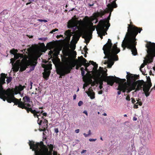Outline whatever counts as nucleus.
<instances>
[{
	"instance_id": "61",
	"label": "nucleus",
	"mask_w": 155,
	"mask_h": 155,
	"mask_svg": "<svg viewBox=\"0 0 155 155\" xmlns=\"http://www.w3.org/2000/svg\"><path fill=\"white\" fill-rule=\"evenodd\" d=\"M89 63H91V64H92V65H94L95 64H96V63L94 62L93 61H89Z\"/></svg>"
},
{
	"instance_id": "9",
	"label": "nucleus",
	"mask_w": 155,
	"mask_h": 155,
	"mask_svg": "<svg viewBox=\"0 0 155 155\" xmlns=\"http://www.w3.org/2000/svg\"><path fill=\"white\" fill-rule=\"evenodd\" d=\"M0 84V98L5 101L7 97L8 96L11 92L13 90V89L8 88L6 90H4L2 85Z\"/></svg>"
},
{
	"instance_id": "53",
	"label": "nucleus",
	"mask_w": 155,
	"mask_h": 155,
	"mask_svg": "<svg viewBox=\"0 0 155 155\" xmlns=\"http://www.w3.org/2000/svg\"><path fill=\"white\" fill-rule=\"evenodd\" d=\"M148 86L150 87H151L152 86V84L151 82H147V84Z\"/></svg>"
},
{
	"instance_id": "50",
	"label": "nucleus",
	"mask_w": 155,
	"mask_h": 155,
	"mask_svg": "<svg viewBox=\"0 0 155 155\" xmlns=\"http://www.w3.org/2000/svg\"><path fill=\"white\" fill-rule=\"evenodd\" d=\"M86 22L89 23V25H90V26H94L93 25V23L92 22V21H88Z\"/></svg>"
},
{
	"instance_id": "5",
	"label": "nucleus",
	"mask_w": 155,
	"mask_h": 155,
	"mask_svg": "<svg viewBox=\"0 0 155 155\" xmlns=\"http://www.w3.org/2000/svg\"><path fill=\"white\" fill-rule=\"evenodd\" d=\"M113 44L111 42V40L109 39L103 48L104 53L106 54V53L111 51L112 52L115 54H117L120 51V50L117 46V44H114L112 46Z\"/></svg>"
},
{
	"instance_id": "40",
	"label": "nucleus",
	"mask_w": 155,
	"mask_h": 155,
	"mask_svg": "<svg viewBox=\"0 0 155 155\" xmlns=\"http://www.w3.org/2000/svg\"><path fill=\"white\" fill-rule=\"evenodd\" d=\"M94 67L93 68V70L94 71H96L97 70V68H98V65L96 63L95 64L93 65Z\"/></svg>"
},
{
	"instance_id": "29",
	"label": "nucleus",
	"mask_w": 155,
	"mask_h": 155,
	"mask_svg": "<svg viewBox=\"0 0 155 155\" xmlns=\"http://www.w3.org/2000/svg\"><path fill=\"white\" fill-rule=\"evenodd\" d=\"M100 27H99V31H97V33L98 35L99 36L100 38L102 39L103 38V35H102L101 34V31L103 29H104V26L101 25V24H100Z\"/></svg>"
},
{
	"instance_id": "26",
	"label": "nucleus",
	"mask_w": 155,
	"mask_h": 155,
	"mask_svg": "<svg viewBox=\"0 0 155 155\" xmlns=\"http://www.w3.org/2000/svg\"><path fill=\"white\" fill-rule=\"evenodd\" d=\"M72 33L70 30H68L65 31L64 34L66 36V38L67 40L69 41L70 40L71 37L72 35Z\"/></svg>"
},
{
	"instance_id": "1",
	"label": "nucleus",
	"mask_w": 155,
	"mask_h": 155,
	"mask_svg": "<svg viewBox=\"0 0 155 155\" xmlns=\"http://www.w3.org/2000/svg\"><path fill=\"white\" fill-rule=\"evenodd\" d=\"M103 79L104 81L107 82L108 85L111 86L113 85L114 82L119 84L117 89L122 91L123 92L127 91V92L128 93L132 90H134V85H131L130 83L126 82L125 79H120L115 76H107V74L106 73L104 76Z\"/></svg>"
},
{
	"instance_id": "11",
	"label": "nucleus",
	"mask_w": 155,
	"mask_h": 155,
	"mask_svg": "<svg viewBox=\"0 0 155 155\" xmlns=\"http://www.w3.org/2000/svg\"><path fill=\"white\" fill-rule=\"evenodd\" d=\"M18 50L13 48L10 51V53L11 54H13L14 56V58L11 59V62L12 63V65L14 64L15 61L18 59L19 58H22L23 55L20 53H17Z\"/></svg>"
},
{
	"instance_id": "21",
	"label": "nucleus",
	"mask_w": 155,
	"mask_h": 155,
	"mask_svg": "<svg viewBox=\"0 0 155 155\" xmlns=\"http://www.w3.org/2000/svg\"><path fill=\"white\" fill-rule=\"evenodd\" d=\"M76 20L74 19H71L69 21L68 23V28H71L75 27L76 25H77L78 24H76Z\"/></svg>"
},
{
	"instance_id": "12",
	"label": "nucleus",
	"mask_w": 155,
	"mask_h": 155,
	"mask_svg": "<svg viewBox=\"0 0 155 155\" xmlns=\"http://www.w3.org/2000/svg\"><path fill=\"white\" fill-rule=\"evenodd\" d=\"M130 85L132 84L134 85V90L135 89V91H139L141 90L142 88V86L143 85V87L145 84V82L143 80H139L136 81L135 82H133V83H130Z\"/></svg>"
},
{
	"instance_id": "38",
	"label": "nucleus",
	"mask_w": 155,
	"mask_h": 155,
	"mask_svg": "<svg viewBox=\"0 0 155 155\" xmlns=\"http://www.w3.org/2000/svg\"><path fill=\"white\" fill-rule=\"evenodd\" d=\"M143 90L144 92H149L150 89L144 85Z\"/></svg>"
},
{
	"instance_id": "51",
	"label": "nucleus",
	"mask_w": 155,
	"mask_h": 155,
	"mask_svg": "<svg viewBox=\"0 0 155 155\" xmlns=\"http://www.w3.org/2000/svg\"><path fill=\"white\" fill-rule=\"evenodd\" d=\"M90 65V63H85L83 65L85 67L87 68Z\"/></svg>"
},
{
	"instance_id": "48",
	"label": "nucleus",
	"mask_w": 155,
	"mask_h": 155,
	"mask_svg": "<svg viewBox=\"0 0 155 155\" xmlns=\"http://www.w3.org/2000/svg\"><path fill=\"white\" fill-rule=\"evenodd\" d=\"M38 21H40V22H46L48 21L47 20H43V19H38Z\"/></svg>"
},
{
	"instance_id": "62",
	"label": "nucleus",
	"mask_w": 155,
	"mask_h": 155,
	"mask_svg": "<svg viewBox=\"0 0 155 155\" xmlns=\"http://www.w3.org/2000/svg\"><path fill=\"white\" fill-rule=\"evenodd\" d=\"M39 40L43 41H45L46 39L45 38H39Z\"/></svg>"
},
{
	"instance_id": "55",
	"label": "nucleus",
	"mask_w": 155,
	"mask_h": 155,
	"mask_svg": "<svg viewBox=\"0 0 155 155\" xmlns=\"http://www.w3.org/2000/svg\"><path fill=\"white\" fill-rule=\"evenodd\" d=\"M19 89L20 91H21L24 89V87L21 85H20L19 87Z\"/></svg>"
},
{
	"instance_id": "34",
	"label": "nucleus",
	"mask_w": 155,
	"mask_h": 155,
	"mask_svg": "<svg viewBox=\"0 0 155 155\" xmlns=\"http://www.w3.org/2000/svg\"><path fill=\"white\" fill-rule=\"evenodd\" d=\"M97 27V26H96V25H94V26H89L88 30L89 32L92 33L93 31L95 30V28H96Z\"/></svg>"
},
{
	"instance_id": "59",
	"label": "nucleus",
	"mask_w": 155,
	"mask_h": 155,
	"mask_svg": "<svg viewBox=\"0 0 155 155\" xmlns=\"http://www.w3.org/2000/svg\"><path fill=\"white\" fill-rule=\"evenodd\" d=\"M97 140L96 139H91L90 138L89 139V141H95Z\"/></svg>"
},
{
	"instance_id": "27",
	"label": "nucleus",
	"mask_w": 155,
	"mask_h": 155,
	"mask_svg": "<svg viewBox=\"0 0 155 155\" xmlns=\"http://www.w3.org/2000/svg\"><path fill=\"white\" fill-rule=\"evenodd\" d=\"M92 91L93 90H92L89 91H85V93L87 94L88 96L90 97V98L92 99L95 98V93L94 92H92Z\"/></svg>"
},
{
	"instance_id": "47",
	"label": "nucleus",
	"mask_w": 155,
	"mask_h": 155,
	"mask_svg": "<svg viewBox=\"0 0 155 155\" xmlns=\"http://www.w3.org/2000/svg\"><path fill=\"white\" fill-rule=\"evenodd\" d=\"M83 104V102L82 101H80L78 103V105L79 106H81Z\"/></svg>"
},
{
	"instance_id": "4",
	"label": "nucleus",
	"mask_w": 155,
	"mask_h": 155,
	"mask_svg": "<svg viewBox=\"0 0 155 155\" xmlns=\"http://www.w3.org/2000/svg\"><path fill=\"white\" fill-rule=\"evenodd\" d=\"M78 61L77 59L71 60L69 61L68 64L67 63V66L59 67L57 69V73L60 75V78L70 73L71 70L77 64Z\"/></svg>"
},
{
	"instance_id": "16",
	"label": "nucleus",
	"mask_w": 155,
	"mask_h": 155,
	"mask_svg": "<svg viewBox=\"0 0 155 155\" xmlns=\"http://www.w3.org/2000/svg\"><path fill=\"white\" fill-rule=\"evenodd\" d=\"M133 40V42L132 44H129L128 48L131 49L132 54L134 55H136L137 54V50L136 48V46L137 45V42L136 41V38L135 39H134Z\"/></svg>"
},
{
	"instance_id": "31",
	"label": "nucleus",
	"mask_w": 155,
	"mask_h": 155,
	"mask_svg": "<svg viewBox=\"0 0 155 155\" xmlns=\"http://www.w3.org/2000/svg\"><path fill=\"white\" fill-rule=\"evenodd\" d=\"M82 38H85L87 44L89 42L90 39L88 38L87 36L85 33H84V35L82 36Z\"/></svg>"
},
{
	"instance_id": "25",
	"label": "nucleus",
	"mask_w": 155,
	"mask_h": 155,
	"mask_svg": "<svg viewBox=\"0 0 155 155\" xmlns=\"http://www.w3.org/2000/svg\"><path fill=\"white\" fill-rule=\"evenodd\" d=\"M83 81L88 85L91 84L93 83L92 79L88 76H86L85 78L83 77Z\"/></svg>"
},
{
	"instance_id": "45",
	"label": "nucleus",
	"mask_w": 155,
	"mask_h": 155,
	"mask_svg": "<svg viewBox=\"0 0 155 155\" xmlns=\"http://www.w3.org/2000/svg\"><path fill=\"white\" fill-rule=\"evenodd\" d=\"M84 51L85 52V53H86V54L88 53V52H87V51L88 50V48H87L86 46H84Z\"/></svg>"
},
{
	"instance_id": "43",
	"label": "nucleus",
	"mask_w": 155,
	"mask_h": 155,
	"mask_svg": "<svg viewBox=\"0 0 155 155\" xmlns=\"http://www.w3.org/2000/svg\"><path fill=\"white\" fill-rule=\"evenodd\" d=\"M130 24H128V27H127V29H128V28L129 27V25H130V26H132V28H134V27H137L136 26L134 25H133L132 24V21H131V20H130ZM128 31V29H127V31Z\"/></svg>"
},
{
	"instance_id": "49",
	"label": "nucleus",
	"mask_w": 155,
	"mask_h": 155,
	"mask_svg": "<svg viewBox=\"0 0 155 155\" xmlns=\"http://www.w3.org/2000/svg\"><path fill=\"white\" fill-rule=\"evenodd\" d=\"M146 97H148L150 94V92H144Z\"/></svg>"
},
{
	"instance_id": "58",
	"label": "nucleus",
	"mask_w": 155,
	"mask_h": 155,
	"mask_svg": "<svg viewBox=\"0 0 155 155\" xmlns=\"http://www.w3.org/2000/svg\"><path fill=\"white\" fill-rule=\"evenodd\" d=\"M58 29L57 28L54 29L52 30L51 31V33H52L56 31H58Z\"/></svg>"
},
{
	"instance_id": "23",
	"label": "nucleus",
	"mask_w": 155,
	"mask_h": 155,
	"mask_svg": "<svg viewBox=\"0 0 155 155\" xmlns=\"http://www.w3.org/2000/svg\"><path fill=\"white\" fill-rule=\"evenodd\" d=\"M20 60H17L16 61L15 63L12 65L13 67V71L15 72L18 71L20 68Z\"/></svg>"
},
{
	"instance_id": "41",
	"label": "nucleus",
	"mask_w": 155,
	"mask_h": 155,
	"mask_svg": "<svg viewBox=\"0 0 155 155\" xmlns=\"http://www.w3.org/2000/svg\"><path fill=\"white\" fill-rule=\"evenodd\" d=\"M43 122V121L42 120H40V118H38V120H37V122L38 124L39 125H41Z\"/></svg>"
},
{
	"instance_id": "30",
	"label": "nucleus",
	"mask_w": 155,
	"mask_h": 155,
	"mask_svg": "<svg viewBox=\"0 0 155 155\" xmlns=\"http://www.w3.org/2000/svg\"><path fill=\"white\" fill-rule=\"evenodd\" d=\"M111 12L110 13L109 16L107 18H105L104 19H103L104 21H105V25H107L108 24H110L109 23V20L110 19V17L111 15Z\"/></svg>"
},
{
	"instance_id": "64",
	"label": "nucleus",
	"mask_w": 155,
	"mask_h": 155,
	"mask_svg": "<svg viewBox=\"0 0 155 155\" xmlns=\"http://www.w3.org/2000/svg\"><path fill=\"white\" fill-rule=\"evenodd\" d=\"M53 155H60V154H58V152L56 151H54L53 152Z\"/></svg>"
},
{
	"instance_id": "7",
	"label": "nucleus",
	"mask_w": 155,
	"mask_h": 155,
	"mask_svg": "<svg viewBox=\"0 0 155 155\" xmlns=\"http://www.w3.org/2000/svg\"><path fill=\"white\" fill-rule=\"evenodd\" d=\"M7 97L6 100L7 101L8 103H11L12 102H13L15 105H18V107L22 109H24L26 110L27 108L25 107L23 102H20L19 100L15 97H14V90H13Z\"/></svg>"
},
{
	"instance_id": "24",
	"label": "nucleus",
	"mask_w": 155,
	"mask_h": 155,
	"mask_svg": "<svg viewBox=\"0 0 155 155\" xmlns=\"http://www.w3.org/2000/svg\"><path fill=\"white\" fill-rule=\"evenodd\" d=\"M1 76L0 77V84H3L5 83V79L6 78V76L7 74H6L5 73H2L1 74Z\"/></svg>"
},
{
	"instance_id": "6",
	"label": "nucleus",
	"mask_w": 155,
	"mask_h": 155,
	"mask_svg": "<svg viewBox=\"0 0 155 155\" xmlns=\"http://www.w3.org/2000/svg\"><path fill=\"white\" fill-rule=\"evenodd\" d=\"M148 54V61L149 63L153 62V57H155V43L149 42L146 45Z\"/></svg>"
},
{
	"instance_id": "37",
	"label": "nucleus",
	"mask_w": 155,
	"mask_h": 155,
	"mask_svg": "<svg viewBox=\"0 0 155 155\" xmlns=\"http://www.w3.org/2000/svg\"><path fill=\"white\" fill-rule=\"evenodd\" d=\"M6 78L7 79L6 81L7 84L9 83L12 81V77H8V76H6Z\"/></svg>"
},
{
	"instance_id": "17",
	"label": "nucleus",
	"mask_w": 155,
	"mask_h": 155,
	"mask_svg": "<svg viewBox=\"0 0 155 155\" xmlns=\"http://www.w3.org/2000/svg\"><path fill=\"white\" fill-rule=\"evenodd\" d=\"M127 73L128 74L126 76V78L129 81L128 83L135 82L136 80L139 79V76L138 75H133L130 73L128 74V72Z\"/></svg>"
},
{
	"instance_id": "56",
	"label": "nucleus",
	"mask_w": 155,
	"mask_h": 155,
	"mask_svg": "<svg viewBox=\"0 0 155 155\" xmlns=\"http://www.w3.org/2000/svg\"><path fill=\"white\" fill-rule=\"evenodd\" d=\"M126 99L127 101H130V96L129 95H127L126 97Z\"/></svg>"
},
{
	"instance_id": "57",
	"label": "nucleus",
	"mask_w": 155,
	"mask_h": 155,
	"mask_svg": "<svg viewBox=\"0 0 155 155\" xmlns=\"http://www.w3.org/2000/svg\"><path fill=\"white\" fill-rule=\"evenodd\" d=\"M114 63H112L110 64H108L107 65V67L108 68H110L112 65Z\"/></svg>"
},
{
	"instance_id": "36",
	"label": "nucleus",
	"mask_w": 155,
	"mask_h": 155,
	"mask_svg": "<svg viewBox=\"0 0 155 155\" xmlns=\"http://www.w3.org/2000/svg\"><path fill=\"white\" fill-rule=\"evenodd\" d=\"M140 152L142 154H143L146 152L145 148L143 147H142L140 149Z\"/></svg>"
},
{
	"instance_id": "18",
	"label": "nucleus",
	"mask_w": 155,
	"mask_h": 155,
	"mask_svg": "<svg viewBox=\"0 0 155 155\" xmlns=\"http://www.w3.org/2000/svg\"><path fill=\"white\" fill-rule=\"evenodd\" d=\"M27 113H29L30 112L31 113L33 114L34 116L35 117H37L38 119V114L40 113V111H36L35 110H33L31 107L30 108H27L26 109Z\"/></svg>"
},
{
	"instance_id": "8",
	"label": "nucleus",
	"mask_w": 155,
	"mask_h": 155,
	"mask_svg": "<svg viewBox=\"0 0 155 155\" xmlns=\"http://www.w3.org/2000/svg\"><path fill=\"white\" fill-rule=\"evenodd\" d=\"M37 63L36 61H28L27 62H24L22 63L20 62V71H25L28 66H30L31 67V68L30 69L31 70H33Z\"/></svg>"
},
{
	"instance_id": "35",
	"label": "nucleus",
	"mask_w": 155,
	"mask_h": 155,
	"mask_svg": "<svg viewBox=\"0 0 155 155\" xmlns=\"http://www.w3.org/2000/svg\"><path fill=\"white\" fill-rule=\"evenodd\" d=\"M141 141L142 144L143 145H145L147 144V139L145 137H143L141 138Z\"/></svg>"
},
{
	"instance_id": "14",
	"label": "nucleus",
	"mask_w": 155,
	"mask_h": 155,
	"mask_svg": "<svg viewBox=\"0 0 155 155\" xmlns=\"http://www.w3.org/2000/svg\"><path fill=\"white\" fill-rule=\"evenodd\" d=\"M117 54H115L112 52L111 51L107 52L105 54V56L104 57V58H107L109 60H113L117 61L118 60V56L117 55Z\"/></svg>"
},
{
	"instance_id": "39",
	"label": "nucleus",
	"mask_w": 155,
	"mask_h": 155,
	"mask_svg": "<svg viewBox=\"0 0 155 155\" xmlns=\"http://www.w3.org/2000/svg\"><path fill=\"white\" fill-rule=\"evenodd\" d=\"M78 63L76 65H78L79 67H81V66L83 65V64L80 61V60H79V59L78 60Z\"/></svg>"
},
{
	"instance_id": "60",
	"label": "nucleus",
	"mask_w": 155,
	"mask_h": 155,
	"mask_svg": "<svg viewBox=\"0 0 155 155\" xmlns=\"http://www.w3.org/2000/svg\"><path fill=\"white\" fill-rule=\"evenodd\" d=\"M138 107V105L137 104H135L134 106V108L137 109Z\"/></svg>"
},
{
	"instance_id": "33",
	"label": "nucleus",
	"mask_w": 155,
	"mask_h": 155,
	"mask_svg": "<svg viewBox=\"0 0 155 155\" xmlns=\"http://www.w3.org/2000/svg\"><path fill=\"white\" fill-rule=\"evenodd\" d=\"M80 58H81V59H79V60L82 63L83 65L87 61V60L85 58H84L82 56L78 57V59H79Z\"/></svg>"
},
{
	"instance_id": "2",
	"label": "nucleus",
	"mask_w": 155,
	"mask_h": 155,
	"mask_svg": "<svg viewBox=\"0 0 155 155\" xmlns=\"http://www.w3.org/2000/svg\"><path fill=\"white\" fill-rule=\"evenodd\" d=\"M29 145L30 149L35 151L36 155H52L51 153L54 148V146L52 144L48 145L49 151L47 146L44 145L42 141L35 143L33 141H29Z\"/></svg>"
},
{
	"instance_id": "10",
	"label": "nucleus",
	"mask_w": 155,
	"mask_h": 155,
	"mask_svg": "<svg viewBox=\"0 0 155 155\" xmlns=\"http://www.w3.org/2000/svg\"><path fill=\"white\" fill-rule=\"evenodd\" d=\"M105 21L103 20H101L98 22V24L97 25V27L96 28V31H99V27L100 24H101V25L104 26V29L101 31V34L103 36H104L105 34H107V31L109 27L110 26V25L108 24L107 25H105Z\"/></svg>"
},
{
	"instance_id": "52",
	"label": "nucleus",
	"mask_w": 155,
	"mask_h": 155,
	"mask_svg": "<svg viewBox=\"0 0 155 155\" xmlns=\"http://www.w3.org/2000/svg\"><path fill=\"white\" fill-rule=\"evenodd\" d=\"M111 61V60H109V59H108L107 60H105L104 61V64H107L108 62H110Z\"/></svg>"
},
{
	"instance_id": "20",
	"label": "nucleus",
	"mask_w": 155,
	"mask_h": 155,
	"mask_svg": "<svg viewBox=\"0 0 155 155\" xmlns=\"http://www.w3.org/2000/svg\"><path fill=\"white\" fill-rule=\"evenodd\" d=\"M107 6L110 12H111H111L113 10V8H116L117 7V5L116 3V0L114 1L111 4H108Z\"/></svg>"
},
{
	"instance_id": "44",
	"label": "nucleus",
	"mask_w": 155,
	"mask_h": 155,
	"mask_svg": "<svg viewBox=\"0 0 155 155\" xmlns=\"http://www.w3.org/2000/svg\"><path fill=\"white\" fill-rule=\"evenodd\" d=\"M146 64H145L144 63H143L141 65L140 70L141 71H142L141 68H143L145 66Z\"/></svg>"
},
{
	"instance_id": "19",
	"label": "nucleus",
	"mask_w": 155,
	"mask_h": 155,
	"mask_svg": "<svg viewBox=\"0 0 155 155\" xmlns=\"http://www.w3.org/2000/svg\"><path fill=\"white\" fill-rule=\"evenodd\" d=\"M23 102L25 107L27 108L31 107V104H29L30 102V99L29 97L27 96L24 97L23 98Z\"/></svg>"
},
{
	"instance_id": "42",
	"label": "nucleus",
	"mask_w": 155,
	"mask_h": 155,
	"mask_svg": "<svg viewBox=\"0 0 155 155\" xmlns=\"http://www.w3.org/2000/svg\"><path fill=\"white\" fill-rule=\"evenodd\" d=\"M140 99L137 100V102L136 103V104H138L139 106H141L142 104V103L141 101H140Z\"/></svg>"
},
{
	"instance_id": "32",
	"label": "nucleus",
	"mask_w": 155,
	"mask_h": 155,
	"mask_svg": "<svg viewBox=\"0 0 155 155\" xmlns=\"http://www.w3.org/2000/svg\"><path fill=\"white\" fill-rule=\"evenodd\" d=\"M55 44L54 42H51L48 43L47 44V46L48 48L50 49L53 48L54 47Z\"/></svg>"
},
{
	"instance_id": "46",
	"label": "nucleus",
	"mask_w": 155,
	"mask_h": 155,
	"mask_svg": "<svg viewBox=\"0 0 155 155\" xmlns=\"http://www.w3.org/2000/svg\"><path fill=\"white\" fill-rule=\"evenodd\" d=\"M44 123H45L46 124V126L47 127L48 126V121L46 119H45L43 121Z\"/></svg>"
},
{
	"instance_id": "22",
	"label": "nucleus",
	"mask_w": 155,
	"mask_h": 155,
	"mask_svg": "<svg viewBox=\"0 0 155 155\" xmlns=\"http://www.w3.org/2000/svg\"><path fill=\"white\" fill-rule=\"evenodd\" d=\"M97 18V15H96L95 13L93 14V16H91L90 17H88V16H85L84 18V20L85 21H93L95 20H96Z\"/></svg>"
},
{
	"instance_id": "3",
	"label": "nucleus",
	"mask_w": 155,
	"mask_h": 155,
	"mask_svg": "<svg viewBox=\"0 0 155 155\" xmlns=\"http://www.w3.org/2000/svg\"><path fill=\"white\" fill-rule=\"evenodd\" d=\"M132 26L129 25L128 28V32L126 33L124 40L123 41L121 46L123 48V50H124L126 47L127 48L129 44H132L133 43V40L135 39L138 33H140L142 30V28L136 27H134L132 28Z\"/></svg>"
},
{
	"instance_id": "63",
	"label": "nucleus",
	"mask_w": 155,
	"mask_h": 155,
	"mask_svg": "<svg viewBox=\"0 0 155 155\" xmlns=\"http://www.w3.org/2000/svg\"><path fill=\"white\" fill-rule=\"evenodd\" d=\"M99 83L100 85H103V81L102 80H100L99 81Z\"/></svg>"
},
{
	"instance_id": "54",
	"label": "nucleus",
	"mask_w": 155,
	"mask_h": 155,
	"mask_svg": "<svg viewBox=\"0 0 155 155\" xmlns=\"http://www.w3.org/2000/svg\"><path fill=\"white\" fill-rule=\"evenodd\" d=\"M131 99L132 103L133 104H134L136 102V101H135L134 98H131Z\"/></svg>"
},
{
	"instance_id": "15",
	"label": "nucleus",
	"mask_w": 155,
	"mask_h": 155,
	"mask_svg": "<svg viewBox=\"0 0 155 155\" xmlns=\"http://www.w3.org/2000/svg\"><path fill=\"white\" fill-rule=\"evenodd\" d=\"M76 33L72 37V41L75 43H77L80 37L83 34V30L82 29L77 30L75 31Z\"/></svg>"
},
{
	"instance_id": "28",
	"label": "nucleus",
	"mask_w": 155,
	"mask_h": 155,
	"mask_svg": "<svg viewBox=\"0 0 155 155\" xmlns=\"http://www.w3.org/2000/svg\"><path fill=\"white\" fill-rule=\"evenodd\" d=\"M108 12V11L104 10L103 11H101L100 12H97L95 13V14L97 15V17H100L101 18H102V16L104 15L106 13Z\"/></svg>"
},
{
	"instance_id": "13",
	"label": "nucleus",
	"mask_w": 155,
	"mask_h": 155,
	"mask_svg": "<svg viewBox=\"0 0 155 155\" xmlns=\"http://www.w3.org/2000/svg\"><path fill=\"white\" fill-rule=\"evenodd\" d=\"M44 68V72L43 73V78L45 80H48L50 73V70L51 69V64L46 65Z\"/></svg>"
}]
</instances>
